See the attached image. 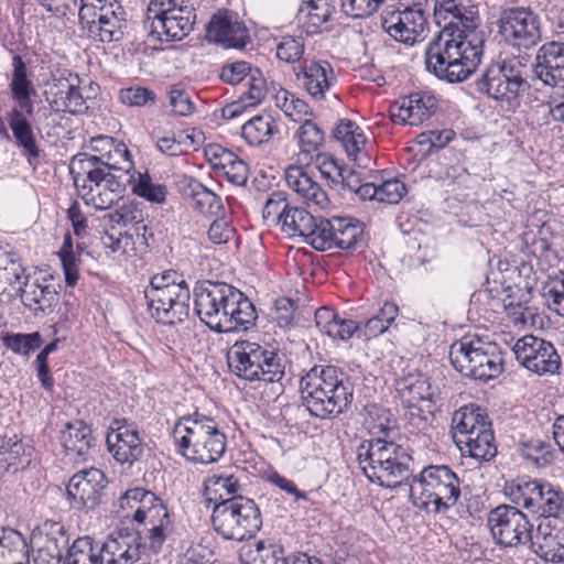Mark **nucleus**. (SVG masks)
<instances>
[{
	"label": "nucleus",
	"mask_w": 564,
	"mask_h": 564,
	"mask_svg": "<svg viewBox=\"0 0 564 564\" xmlns=\"http://www.w3.org/2000/svg\"><path fill=\"white\" fill-rule=\"evenodd\" d=\"M433 13L443 31L425 48L426 69L447 83L466 80L479 66L484 33L478 7L473 0H432Z\"/></svg>",
	"instance_id": "obj_1"
},
{
	"label": "nucleus",
	"mask_w": 564,
	"mask_h": 564,
	"mask_svg": "<svg viewBox=\"0 0 564 564\" xmlns=\"http://www.w3.org/2000/svg\"><path fill=\"white\" fill-rule=\"evenodd\" d=\"M193 300L194 311L199 321L218 334L247 330L257 319L251 301L240 290L226 282H196Z\"/></svg>",
	"instance_id": "obj_2"
},
{
	"label": "nucleus",
	"mask_w": 564,
	"mask_h": 564,
	"mask_svg": "<svg viewBox=\"0 0 564 564\" xmlns=\"http://www.w3.org/2000/svg\"><path fill=\"white\" fill-rule=\"evenodd\" d=\"M303 404L311 415L333 419L348 410L354 398V384L340 368L319 365L300 380Z\"/></svg>",
	"instance_id": "obj_3"
},
{
	"label": "nucleus",
	"mask_w": 564,
	"mask_h": 564,
	"mask_svg": "<svg viewBox=\"0 0 564 564\" xmlns=\"http://www.w3.org/2000/svg\"><path fill=\"white\" fill-rule=\"evenodd\" d=\"M412 457L406 449L381 437L365 440L357 447V462L372 484L397 488L410 478Z\"/></svg>",
	"instance_id": "obj_4"
},
{
	"label": "nucleus",
	"mask_w": 564,
	"mask_h": 564,
	"mask_svg": "<svg viewBox=\"0 0 564 564\" xmlns=\"http://www.w3.org/2000/svg\"><path fill=\"white\" fill-rule=\"evenodd\" d=\"M172 436L182 456L203 465L217 462L227 446L226 435L217 422L197 412L182 416L174 425Z\"/></svg>",
	"instance_id": "obj_5"
},
{
	"label": "nucleus",
	"mask_w": 564,
	"mask_h": 564,
	"mask_svg": "<svg viewBox=\"0 0 564 564\" xmlns=\"http://www.w3.org/2000/svg\"><path fill=\"white\" fill-rule=\"evenodd\" d=\"M69 173L85 204L100 210L110 208L121 199L133 181V174H117L93 165L86 160V153L73 156Z\"/></svg>",
	"instance_id": "obj_6"
},
{
	"label": "nucleus",
	"mask_w": 564,
	"mask_h": 564,
	"mask_svg": "<svg viewBox=\"0 0 564 564\" xmlns=\"http://www.w3.org/2000/svg\"><path fill=\"white\" fill-rule=\"evenodd\" d=\"M457 474L446 465H430L410 482L412 502L426 513H446L458 502L462 490Z\"/></svg>",
	"instance_id": "obj_7"
},
{
	"label": "nucleus",
	"mask_w": 564,
	"mask_h": 564,
	"mask_svg": "<svg viewBox=\"0 0 564 564\" xmlns=\"http://www.w3.org/2000/svg\"><path fill=\"white\" fill-rule=\"evenodd\" d=\"M144 297L150 315L158 323L175 325L188 316L191 291L183 274L176 271L153 275Z\"/></svg>",
	"instance_id": "obj_8"
},
{
	"label": "nucleus",
	"mask_w": 564,
	"mask_h": 564,
	"mask_svg": "<svg viewBox=\"0 0 564 564\" xmlns=\"http://www.w3.org/2000/svg\"><path fill=\"white\" fill-rule=\"evenodd\" d=\"M231 375L253 382H279L284 377V358L276 350L250 340H237L227 351Z\"/></svg>",
	"instance_id": "obj_9"
},
{
	"label": "nucleus",
	"mask_w": 564,
	"mask_h": 564,
	"mask_svg": "<svg viewBox=\"0 0 564 564\" xmlns=\"http://www.w3.org/2000/svg\"><path fill=\"white\" fill-rule=\"evenodd\" d=\"M454 438L463 455L478 462H489L497 455L494 431L488 416L479 406L465 405L452 417Z\"/></svg>",
	"instance_id": "obj_10"
},
{
	"label": "nucleus",
	"mask_w": 564,
	"mask_h": 564,
	"mask_svg": "<svg viewBox=\"0 0 564 564\" xmlns=\"http://www.w3.org/2000/svg\"><path fill=\"white\" fill-rule=\"evenodd\" d=\"M452 366L463 376L488 381L503 370V358L499 347L478 337L465 336L449 347Z\"/></svg>",
	"instance_id": "obj_11"
},
{
	"label": "nucleus",
	"mask_w": 564,
	"mask_h": 564,
	"mask_svg": "<svg viewBox=\"0 0 564 564\" xmlns=\"http://www.w3.org/2000/svg\"><path fill=\"white\" fill-rule=\"evenodd\" d=\"M212 523L224 539L243 541L261 529L262 516L253 499L236 496L215 503Z\"/></svg>",
	"instance_id": "obj_12"
},
{
	"label": "nucleus",
	"mask_w": 564,
	"mask_h": 564,
	"mask_svg": "<svg viewBox=\"0 0 564 564\" xmlns=\"http://www.w3.org/2000/svg\"><path fill=\"white\" fill-rule=\"evenodd\" d=\"M149 36L160 42L181 41L194 28L196 13L185 0H150L147 10Z\"/></svg>",
	"instance_id": "obj_13"
},
{
	"label": "nucleus",
	"mask_w": 564,
	"mask_h": 564,
	"mask_svg": "<svg viewBox=\"0 0 564 564\" xmlns=\"http://www.w3.org/2000/svg\"><path fill=\"white\" fill-rule=\"evenodd\" d=\"M506 492L513 503L540 519L564 518V492L550 482L518 478L506 486Z\"/></svg>",
	"instance_id": "obj_14"
},
{
	"label": "nucleus",
	"mask_w": 564,
	"mask_h": 564,
	"mask_svg": "<svg viewBox=\"0 0 564 564\" xmlns=\"http://www.w3.org/2000/svg\"><path fill=\"white\" fill-rule=\"evenodd\" d=\"M127 13L116 0H80L79 24L96 41L110 43L123 36Z\"/></svg>",
	"instance_id": "obj_15"
},
{
	"label": "nucleus",
	"mask_w": 564,
	"mask_h": 564,
	"mask_svg": "<svg viewBox=\"0 0 564 564\" xmlns=\"http://www.w3.org/2000/svg\"><path fill=\"white\" fill-rule=\"evenodd\" d=\"M124 503L130 508L138 505L133 520L149 525L150 546L153 550L160 549L174 530L170 513L163 502L154 494L143 488H134L128 490L122 497L121 506Z\"/></svg>",
	"instance_id": "obj_16"
},
{
	"label": "nucleus",
	"mask_w": 564,
	"mask_h": 564,
	"mask_svg": "<svg viewBox=\"0 0 564 564\" xmlns=\"http://www.w3.org/2000/svg\"><path fill=\"white\" fill-rule=\"evenodd\" d=\"M525 85L524 65L518 58L490 64L476 79L477 91L511 105Z\"/></svg>",
	"instance_id": "obj_17"
},
{
	"label": "nucleus",
	"mask_w": 564,
	"mask_h": 564,
	"mask_svg": "<svg viewBox=\"0 0 564 564\" xmlns=\"http://www.w3.org/2000/svg\"><path fill=\"white\" fill-rule=\"evenodd\" d=\"M495 24L500 37L519 48H530L541 39L539 18L528 8H501Z\"/></svg>",
	"instance_id": "obj_18"
},
{
	"label": "nucleus",
	"mask_w": 564,
	"mask_h": 564,
	"mask_svg": "<svg viewBox=\"0 0 564 564\" xmlns=\"http://www.w3.org/2000/svg\"><path fill=\"white\" fill-rule=\"evenodd\" d=\"M487 525L495 542L501 546L516 547L531 541L533 525L517 507H496L488 513Z\"/></svg>",
	"instance_id": "obj_19"
},
{
	"label": "nucleus",
	"mask_w": 564,
	"mask_h": 564,
	"mask_svg": "<svg viewBox=\"0 0 564 564\" xmlns=\"http://www.w3.org/2000/svg\"><path fill=\"white\" fill-rule=\"evenodd\" d=\"M513 352L521 366L538 376H553L560 372L561 357L549 340L525 335L517 340Z\"/></svg>",
	"instance_id": "obj_20"
},
{
	"label": "nucleus",
	"mask_w": 564,
	"mask_h": 564,
	"mask_svg": "<svg viewBox=\"0 0 564 564\" xmlns=\"http://www.w3.org/2000/svg\"><path fill=\"white\" fill-rule=\"evenodd\" d=\"M382 29L397 42L413 45L424 37L427 19L419 7L388 10L381 14Z\"/></svg>",
	"instance_id": "obj_21"
},
{
	"label": "nucleus",
	"mask_w": 564,
	"mask_h": 564,
	"mask_svg": "<svg viewBox=\"0 0 564 564\" xmlns=\"http://www.w3.org/2000/svg\"><path fill=\"white\" fill-rule=\"evenodd\" d=\"M34 564H62L69 545V534L59 521L46 520L32 533Z\"/></svg>",
	"instance_id": "obj_22"
},
{
	"label": "nucleus",
	"mask_w": 564,
	"mask_h": 564,
	"mask_svg": "<svg viewBox=\"0 0 564 564\" xmlns=\"http://www.w3.org/2000/svg\"><path fill=\"white\" fill-rule=\"evenodd\" d=\"M106 485V475L98 468L91 467L76 473L66 487L70 507L87 511L96 509L101 502Z\"/></svg>",
	"instance_id": "obj_23"
},
{
	"label": "nucleus",
	"mask_w": 564,
	"mask_h": 564,
	"mask_svg": "<svg viewBox=\"0 0 564 564\" xmlns=\"http://www.w3.org/2000/svg\"><path fill=\"white\" fill-rule=\"evenodd\" d=\"M78 83L77 75L53 78L45 90V99L50 105V109L44 108L43 110L45 118L51 117V111L70 115H83L87 111L88 106L79 90Z\"/></svg>",
	"instance_id": "obj_24"
},
{
	"label": "nucleus",
	"mask_w": 564,
	"mask_h": 564,
	"mask_svg": "<svg viewBox=\"0 0 564 564\" xmlns=\"http://www.w3.org/2000/svg\"><path fill=\"white\" fill-rule=\"evenodd\" d=\"M110 430L106 442L109 453L118 463L132 465L141 459L144 444L133 423L126 419L115 420Z\"/></svg>",
	"instance_id": "obj_25"
},
{
	"label": "nucleus",
	"mask_w": 564,
	"mask_h": 564,
	"mask_svg": "<svg viewBox=\"0 0 564 564\" xmlns=\"http://www.w3.org/2000/svg\"><path fill=\"white\" fill-rule=\"evenodd\" d=\"M532 552L545 562H564V518L540 519L529 541Z\"/></svg>",
	"instance_id": "obj_26"
},
{
	"label": "nucleus",
	"mask_w": 564,
	"mask_h": 564,
	"mask_svg": "<svg viewBox=\"0 0 564 564\" xmlns=\"http://www.w3.org/2000/svg\"><path fill=\"white\" fill-rule=\"evenodd\" d=\"M395 391L405 408L423 404L429 414H433L438 399V388L431 378L413 371L395 380Z\"/></svg>",
	"instance_id": "obj_27"
},
{
	"label": "nucleus",
	"mask_w": 564,
	"mask_h": 564,
	"mask_svg": "<svg viewBox=\"0 0 564 564\" xmlns=\"http://www.w3.org/2000/svg\"><path fill=\"white\" fill-rule=\"evenodd\" d=\"M295 76L302 88L316 101L324 100L337 84V76L327 61H304Z\"/></svg>",
	"instance_id": "obj_28"
},
{
	"label": "nucleus",
	"mask_w": 564,
	"mask_h": 564,
	"mask_svg": "<svg viewBox=\"0 0 564 564\" xmlns=\"http://www.w3.org/2000/svg\"><path fill=\"white\" fill-rule=\"evenodd\" d=\"M207 36L210 41L225 47L241 48L249 41L248 29L236 13L225 11L213 15L207 25Z\"/></svg>",
	"instance_id": "obj_29"
},
{
	"label": "nucleus",
	"mask_w": 564,
	"mask_h": 564,
	"mask_svg": "<svg viewBox=\"0 0 564 564\" xmlns=\"http://www.w3.org/2000/svg\"><path fill=\"white\" fill-rule=\"evenodd\" d=\"M534 73L545 85L564 88V43L543 44L535 57Z\"/></svg>",
	"instance_id": "obj_30"
},
{
	"label": "nucleus",
	"mask_w": 564,
	"mask_h": 564,
	"mask_svg": "<svg viewBox=\"0 0 564 564\" xmlns=\"http://www.w3.org/2000/svg\"><path fill=\"white\" fill-rule=\"evenodd\" d=\"M306 165L295 164L286 167L284 178L288 186L299 195L308 207L324 209L329 205L327 193L305 170Z\"/></svg>",
	"instance_id": "obj_31"
},
{
	"label": "nucleus",
	"mask_w": 564,
	"mask_h": 564,
	"mask_svg": "<svg viewBox=\"0 0 564 564\" xmlns=\"http://www.w3.org/2000/svg\"><path fill=\"white\" fill-rule=\"evenodd\" d=\"M334 13L335 0H303L296 19L307 35H315L330 31L329 22Z\"/></svg>",
	"instance_id": "obj_32"
},
{
	"label": "nucleus",
	"mask_w": 564,
	"mask_h": 564,
	"mask_svg": "<svg viewBox=\"0 0 564 564\" xmlns=\"http://www.w3.org/2000/svg\"><path fill=\"white\" fill-rule=\"evenodd\" d=\"M26 116L29 115L23 109L13 107L7 113V121L12 131L17 148L21 149L22 155L26 159L28 163L33 164L34 161L40 159L42 151Z\"/></svg>",
	"instance_id": "obj_33"
},
{
	"label": "nucleus",
	"mask_w": 564,
	"mask_h": 564,
	"mask_svg": "<svg viewBox=\"0 0 564 564\" xmlns=\"http://www.w3.org/2000/svg\"><path fill=\"white\" fill-rule=\"evenodd\" d=\"M17 295L34 316L51 312L58 302V293L54 286L41 283L39 280L29 281L25 285L17 288Z\"/></svg>",
	"instance_id": "obj_34"
},
{
	"label": "nucleus",
	"mask_w": 564,
	"mask_h": 564,
	"mask_svg": "<svg viewBox=\"0 0 564 564\" xmlns=\"http://www.w3.org/2000/svg\"><path fill=\"white\" fill-rule=\"evenodd\" d=\"M333 133L352 161L359 166H368L370 158L365 152L367 139L362 130L354 121L349 119L339 120Z\"/></svg>",
	"instance_id": "obj_35"
},
{
	"label": "nucleus",
	"mask_w": 564,
	"mask_h": 564,
	"mask_svg": "<svg viewBox=\"0 0 564 564\" xmlns=\"http://www.w3.org/2000/svg\"><path fill=\"white\" fill-rule=\"evenodd\" d=\"M437 108V99L432 95L412 94L403 99L398 106L397 112H392V118L402 123L417 126L427 120Z\"/></svg>",
	"instance_id": "obj_36"
},
{
	"label": "nucleus",
	"mask_w": 564,
	"mask_h": 564,
	"mask_svg": "<svg viewBox=\"0 0 564 564\" xmlns=\"http://www.w3.org/2000/svg\"><path fill=\"white\" fill-rule=\"evenodd\" d=\"M317 328L333 339L347 340L354 334L359 335L360 325L349 318L341 317L329 307H321L315 312Z\"/></svg>",
	"instance_id": "obj_37"
},
{
	"label": "nucleus",
	"mask_w": 564,
	"mask_h": 564,
	"mask_svg": "<svg viewBox=\"0 0 564 564\" xmlns=\"http://www.w3.org/2000/svg\"><path fill=\"white\" fill-rule=\"evenodd\" d=\"M12 77L9 84L12 98L18 102L19 107L28 115L33 113V102L31 97L35 95V88L32 80L28 76V67L20 55L12 57Z\"/></svg>",
	"instance_id": "obj_38"
},
{
	"label": "nucleus",
	"mask_w": 564,
	"mask_h": 564,
	"mask_svg": "<svg viewBox=\"0 0 564 564\" xmlns=\"http://www.w3.org/2000/svg\"><path fill=\"white\" fill-rule=\"evenodd\" d=\"M0 564H30L28 543L15 529L0 528Z\"/></svg>",
	"instance_id": "obj_39"
},
{
	"label": "nucleus",
	"mask_w": 564,
	"mask_h": 564,
	"mask_svg": "<svg viewBox=\"0 0 564 564\" xmlns=\"http://www.w3.org/2000/svg\"><path fill=\"white\" fill-rule=\"evenodd\" d=\"M34 453V447L23 443L18 435L0 437V467L9 470L26 467Z\"/></svg>",
	"instance_id": "obj_40"
},
{
	"label": "nucleus",
	"mask_w": 564,
	"mask_h": 564,
	"mask_svg": "<svg viewBox=\"0 0 564 564\" xmlns=\"http://www.w3.org/2000/svg\"><path fill=\"white\" fill-rule=\"evenodd\" d=\"M296 135L300 145L296 162L310 166L324 144V132L317 123L306 119L297 129Z\"/></svg>",
	"instance_id": "obj_41"
},
{
	"label": "nucleus",
	"mask_w": 564,
	"mask_h": 564,
	"mask_svg": "<svg viewBox=\"0 0 564 564\" xmlns=\"http://www.w3.org/2000/svg\"><path fill=\"white\" fill-rule=\"evenodd\" d=\"M186 193L194 203V208L206 216H220L224 210L221 198L197 180L186 181Z\"/></svg>",
	"instance_id": "obj_42"
},
{
	"label": "nucleus",
	"mask_w": 564,
	"mask_h": 564,
	"mask_svg": "<svg viewBox=\"0 0 564 564\" xmlns=\"http://www.w3.org/2000/svg\"><path fill=\"white\" fill-rule=\"evenodd\" d=\"M61 442L67 455L84 457L91 447V430L83 421L69 423L62 433Z\"/></svg>",
	"instance_id": "obj_43"
},
{
	"label": "nucleus",
	"mask_w": 564,
	"mask_h": 564,
	"mask_svg": "<svg viewBox=\"0 0 564 564\" xmlns=\"http://www.w3.org/2000/svg\"><path fill=\"white\" fill-rule=\"evenodd\" d=\"M487 291L492 299L499 301L506 310L510 311V314L514 315L516 323L527 322L524 312H521L522 300L518 296L521 289L518 285H505L503 283L494 280L492 282L488 281Z\"/></svg>",
	"instance_id": "obj_44"
},
{
	"label": "nucleus",
	"mask_w": 564,
	"mask_h": 564,
	"mask_svg": "<svg viewBox=\"0 0 564 564\" xmlns=\"http://www.w3.org/2000/svg\"><path fill=\"white\" fill-rule=\"evenodd\" d=\"M278 130V124L270 115H259L242 126L241 135L250 145H260L268 142Z\"/></svg>",
	"instance_id": "obj_45"
},
{
	"label": "nucleus",
	"mask_w": 564,
	"mask_h": 564,
	"mask_svg": "<svg viewBox=\"0 0 564 564\" xmlns=\"http://www.w3.org/2000/svg\"><path fill=\"white\" fill-rule=\"evenodd\" d=\"M284 558L281 546L265 541L257 542L253 549H242L239 554L241 564H279Z\"/></svg>",
	"instance_id": "obj_46"
},
{
	"label": "nucleus",
	"mask_w": 564,
	"mask_h": 564,
	"mask_svg": "<svg viewBox=\"0 0 564 564\" xmlns=\"http://www.w3.org/2000/svg\"><path fill=\"white\" fill-rule=\"evenodd\" d=\"M158 150L169 156H181L188 152L195 144V137L185 132L161 133L155 130L152 134Z\"/></svg>",
	"instance_id": "obj_47"
},
{
	"label": "nucleus",
	"mask_w": 564,
	"mask_h": 564,
	"mask_svg": "<svg viewBox=\"0 0 564 564\" xmlns=\"http://www.w3.org/2000/svg\"><path fill=\"white\" fill-rule=\"evenodd\" d=\"M362 235L359 224L351 218H333L334 248L348 250L356 246Z\"/></svg>",
	"instance_id": "obj_48"
},
{
	"label": "nucleus",
	"mask_w": 564,
	"mask_h": 564,
	"mask_svg": "<svg viewBox=\"0 0 564 564\" xmlns=\"http://www.w3.org/2000/svg\"><path fill=\"white\" fill-rule=\"evenodd\" d=\"M398 313L399 308L395 304L386 302L378 314L360 326L359 336H364L366 339L378 337L394 322Z\"/></svg>",
	"instance_id": "obj_49"
},
{
	"label": "nucleus",
	"mask_w": 564,
	"mask_h": 564,
	"mask_svg": "<svg viewBox=\"0 0 564 564\" xmlns=\"http://www.w3.org/2000/svg\"><path fill=\"white\" fill-rule=\"evenodd\" d=\"M86 160L89 161L93 165L105 169L108 172H113L117 174H132L133 162L131 159V154L126 147L124 143L118 142L116 147L110 152L109 159H106L104 162H98L95 159H88V153H86Z\"/></svg>",
	"instance_id": "obj_50"
},
{
	"label": "nucleus",
	"mask_w": 564,
	"mask_h": 564,
	"mask_svg": "<svg viewBox=\"0 0 564 564\" xmlns=\"http://www.w3.org/2000/svg\"><path fill=\"white\" fill-rule=\"evenodd\" d=\"M42 336L39 332L22 334L8 333L2 336L3 346L12 352L29 356L42 346Z\"/></svg>",
	"instance_id": "obj_51"
},
{
	"label": "nucleus",
	"mask_w": 564,
	"mask_h": 564,
	"mask_svg": "<svg viewBox=\"0 0 564 564\" xmlns=\"http://www.w3.org/2000/svg\"><path fill=\"white\" fill-rule=\"evenodd\" d=\"M312 227L304 236L307 243L318 251L334 248L333 219H315Z\"/></svg>",
	"instance_id": "obj_52"
},
{
	"label": "nucleus",
	"mask_w": 564,
	"mask_h": 564,
	"mask_svg": "<svg viewBox=\"0 0 564 564\" xmlns=\"http://www.w3.org/2000/svg\"><path fill=\"white\" fill-rule=\"evenodd\" d=\"M0 271H3L7 282L12 286L21 288L30 281L26 268L13 252H0Z\"/></svg>",
	"instance_id": "obj_53"
},
{
	"label": "nucleus",
	"mask_w": 564,
	"mask_h": 564,
	"mask_svg": "<svg viewBox=\"0 0 564 564\" xmlns=\"http://www.w3.org/2000/svg\"><path fill=\"white\" fill-rule=\"evenodd\" d=\"M521 455L524 459L531 460L541 468L553 463L555 451L547 442L530 440L522 443Z\"/></svg>",
	"instance_id": "obj_54"
},
{
	"label": "nucleus",
	"mask_w": 564,
	"mask_h": 564,
	"mask_svg": "<svg viewBox=\"0 0 564 564\" xmlns=\"http://www.w3.org/2000/svg\"><path fill=\"white\" fill-rule=\"evenodd\" d=\"M205 488L208 491L218 495V499H223L241 496V485L239 480L232 475H212L205 480Z\"/></svg>",
	"instance_id": "obj_55"
},
{
	"label": "nucleus",
	"mask_w": 564,
	"mask_h": 564,
	"mask_svg": "<svg viewBox=\"0 0 564 564\" xmlns=\"http://www.w3.org/2000/svg\"><path fill=\"white\" fill-rule=\"evenodd\" d=\"M132 191L138 196L151 202L161 204L165 202L167 188L163 184L154 183L148 173H139L137 181H132Z\"/></svg>",
	"instance_id": "obj_56"
},
{
	"label": "nucleus",
	"mask_w": 564,
	"mask_h": 564,
	"mask_svg": "<svg viewBox=\"0 0 564 564\" xmlns=\"http://www.w3.org/2000/svg\"><path fill=\"white\" fill-rule=\"evenodd\" d=\"M316 218L304 208L291 206L284 216L282 229L291 235L304 237Z\"/></svg>",
	"instance_id": "obj_57"
},
{
	"label": "nucleus",
	"mask_w": 564,
	"mask_h": 564,
	"mask_svg": "<svg viewBox=\"0 0 564 564\" xmlns=\"http://www.w3.org/2000/svg\"><path fill=\"white\" fill-rule=\"evenodd\" d=\"M305 51V42L301 36H282L275 47L276 57L288 64L296 63L301 59Z\"/></svg>",
	"instance_id": "obj_58"
},
{
	"label": "nucleus",
	"mask_w": 564,
	"mask_h": 564,
	"mask_svg": "<svg viewBox=\"0 0 564 564\" xmlns=\"http://www.w3.org/2000/svg\"><path fill=\"white\" fill-rule=\"evenodd\" d=\"M118 99L128 107H145L155 104L156 94L147 87L130 86L119 90Z\"/></svg>",
	"instance_id": "obj_59"
},
{
	"label": "nucleus",
	"mask_w": 564,
	"mask_h": 564,
	"mask_svg": "<svg viewBox=\"0 0 564 564\" xmlns=\"http://www.w3.org/2000/svg\"><path fill=\"white\" fill-rule=\"evenodd\" d=\"M312 164H315L322 177L328 181L329 184L338 185V180H343L344 166L332 154L317 152Z\"/></svg>",
	"instance_id": "obj_60"
},
{
	"label": "nucleus",
	"mask_w": 564,
	"mask_h": 564,
	"mask_svg": "<svg viewBox=\"0 0 564 564\" xmlns=\"http://www.w3.org/2000/svg\"><path fill=\"white\" fill-rule=\"evenodd\" d=\"M367 424L370 431L376 434H388L392 429V413L389 409L370 404L366 406Z\"/></svg>",
	"instance_id": "obj_61"
},
{
	"label": "nucleus",
	"mask_w": 564,
	"mask_h": 564,
	"mask_svg": "<svg viewBox=\"0 0 564 564\" xmlns=\"http://www.w3.org/2000/svg\"><path fill=\"white\" fill-rule=\"evenodd\" d=\"M290 207L291 205L288 202L286 193L281 191L273 192L264 204L262 212L263 218L273 223H283L284 216Z\"/></svg>",
	"instance_id": "obj_62"
},
{
	"label": "nucleus",
	"mask_w": 564,
	"mask_h": 564,
	"mask_svg": "<svg viewBox=\"0 0 564 564\" xmlns=\"http://www.w3.org/2000/svg\"><path fill=\"white\" fill-rule=\"evenodd\" d=\"M405 191V185L401 181L391 178L377 185V189H373L371 198L388 204H397L402 199Z\"/></svg>",
	"instance_id": "obj_63"
},
{
	"label": "nucleus",
	"mask_w": 564,
	"mask_h": 564,
	"mask_svg": "<svg viewBox=\"0 0 564 564\" xmlns=\"http://www.w3.org/2000/svg\"><path fill=\"white\" fill-rule=\"evenodd\" d=\"M544 297L549 307L558 316L564 317V272H561L547 283Z\"/></svg>",
	"instance_id": "obj_64"
}]
</instances>
